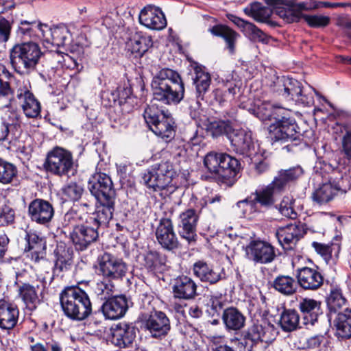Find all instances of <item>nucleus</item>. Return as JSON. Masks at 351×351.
<instances>
[{
  "instance_id": "nucleus-1",
  "label": "nucleus",
  "mask_w": 351,
  "mask_h": 351,
  "mask_svg": "<svg viewBox=\"0 0 351 351\" xmlns=\"http://www.w3.org/2000/svg\"><path fill=\"white\" fill-rule=\"evenodd\" d=\"M153 98L166 105L179 104L184 97L185 88L180 74L168 68L162 69L152 81Z\"/></svg>"
},
{
  "instance_id": "nucleus-2",
  "label": "nucleus",
  "mask_w": 351,
  "mask_h": 351,
  "mask_svg": "<svg viewBox=\"0 0 351 351\" xmlns=\"http://www.w3.org/2000/svg\"><path fill=\"white\" fill-rule=\"evenodd\" d=\"M265 2L273 7L277 15L289 23L298 22L304 18L310 27L318 28L326 27L330 23V19L327 16L303 14V11L317 7L307 2L298 3L296 0H265Z\"/></svg>"
},
{
  "instance_id": "nucleus-3",
  "label": "nucleus",
  "mask_w": 351,
  "mask_h": 351,
  "mask_svg": "<svg viewBox=\"0 0 351 351\" xmlns=\"http://www.w3.org/2000/svg\"><path fill=\"white\" fill-rule=\"evenodd\" d=\"M176 176L173 164L169 161L156 163L147 169L141 174L142 182L149 189L168 196L177 189L174 182Z\"/></svg>"
},
{
  "instance_id": "nucleus-4",
  "label": "nucleus",
  "mask_w": 351,
  "mask_h": 351,
  "mask_svg": "<svg viewBox=\"0 0 351 351\" xmlns=\"http://www.w3.org/2000/svg\"><path fill=\"white\" fill-rule=\"evenodd\" d=\"M281 192L272 181L266 186L258 187L246 199L237 202V206L242 210L244 217H252L256 213L268 210L275 206L278 195Z\"/></svg>"
},
{
  "instance_id": "nucleus-5",
  "label": "nucleus",
  "mask_w": 351,
  "mask_h": 351,
  "mask_svg": "<svg viewBox=\"0 0 351 351\" xmlns=\"http://www.w3.org/2000/svg\"><path fill=\"white\" fill-rule=\"evenodd\" d=\"M60 301L64 313L71 319L82 321L92 313L88 295L79 287L65 288L60 294Z\"/></svg>"
},
{
  "instance_id": "nucleus-6",
  "label": "nucleus",
  "mask_w": 351,
  "mask_h": 351,
  "mask_svg": "<svg viewBox=\"0 0 351 351\" xmlns=\"http://www.w3.org/2000/svg\"><path fill=\"white\" fill-rule=\"evenodd\" d=\"M43 55L39 45L24 42L14 45L10 50V62L16 72L21 75L34 71Z\"/></svg>"
},
{
  "instance_id": "nucleus-7",
  "label": "nucleus",
  "mask_w": 351,
  "mask_h": 351,
  "mask_svg": "<svg viewBox=\"0 0 351 351\" xmlns=\"http://www.w3.org/2000/svg\"><path fill=\"white\" fill-rule=\"evenodd\" d=\"M143 117L149 129L165 142L169 143L176 135V125L173 117L155 104L147 106Z\"/></svg>"
},
{
  "instance_id": "nucleus-8",
  "label": "nucleus",
  "mask_w": 351,
  "mask_h": 351,
  "mask_svg": "<svg viewBox=\"0 0 351 351\" xmlns=\"http://www.w3.org/2000/svg\"><path fill=\"white\" fill-rule=\"evenodd\" d=\"M204 165L211 173L223 180L234 178L240 169L239 160L223 152H208L204 157Z\"/></svg>"
},
{
  "instance_id": "nucleus-9",
  "label": "nucleus",
  "mask_w": 351,
  "mask_h": 351,
  "mask_svg": "<svg viewBox=\"0 0 351 351\" xmlns=\"http://www.w3.org/2000/svg\"><path fill=\"white\" fill-rule=\"evenodd\" d=\"M44 167L47 172L60 177H70L77 171L72 154L60 147L48 152Z\"/></svg>"
},
{
  "instance_id": "nucleus-10",
  "label": "nucleus",
  "mask_w": 351,
  "mask_h": 351,
  "mask_svg": "<svg viewBox=\"0 0 351 351\" xmlns=\"http://www.w3.org/2000/svg\"><path fill=\"white\" fill-rule=\"evenodd\" d=\"M286 112H282L280 117H275V120L267 127L269 136L274 142H292L296 141L299 136L295 120L287 117Z\"/></svg>"
},
{
  "instance_id": "nucleus-11",
  "label": "nucleus",
  "mask_w": 351,
  "mask_h": 351,
  "mask_svg": "<svg viewBox=\"0 0 351 351\" xmlns=\"http://www.w3.org/2000/svg\"><path fill=\"white\" fill-rule=\"evenodd\" d=\"M96 271L103 278L121 280L127 274L128 265L123 260L108 252L99 255Z\"/></svg>"
},
{
  "instance_id": "nucleus-12",
  "label": "nucleus",
  "mask_w": 351,
  "mask_h": 351,
  "mask_svg": "<svg viewBox=\"0 0 351 351\" xmlns=\"http://www.w3.org/2000/svg\"><path fill=\"white\" fill-rule=\"evenodd\" d=\"M14 104L20 106L26 117L36 119L40 117L41 105L32 92L29 82H16V99Z\"/></svg>"
},
{
  "instance_id": "nucleus-13",
  "label": "nucleus",
  "mask_w": 351,
  "mask_h": 351,
  "mask_svg": "<svg viewBox=\"0 0 351 351\" xmlns=\"http://www.w3.org/2000/svg\"><path fill=\"white\" fill-rule=\"evenodd\" d=\"M143 328L152 338L162 340L171 330L170 319L165 313L154 310L145 317Z\"/></svg>"
},
{
  "instance_id": "nucleus-14",
  "label": "nucleus",
  "mask_w": 351,
  "mask_h": 351,
  "mask_svg": "<svg viewBox=\"0 0 351 351\" xmlns=\"http://www.w3.org/2000/svg\"><path fill=\"white\" fill-rule=\"evenodd\" d=\"M245 251L246 258L254 264L267 265L277 257L275 247L261 239L250 241Z\"/></svg>"
},
{
  "instance_id": "nucleus-15",
  "label": "nucleus",
  "mask_w": 351,
  "mask_h": 351,
  "mask_svg": "<svg viewBox=\"0 0 351 351\" xmlns=\"http://www.w3.org/2000/svg\"><path fill=\"white\" fill-rule=\"evenodd\" d=\"M90 193L96 200L115 199L116 193L111 178L105 173L97 172L88 182Z\"/></svg>"
},
{
  "instance_id": "nucleus-16",
  "label": "nucleus",
  "mask_w": 351,
  "mask_h": 351,
  "mask_svg": "<svg viewBox=\"0 0 351 351\" xmlns=\"http://www.w3.org/2000/svg\"><path fill=\"white\" fill-rule=\"evenodd\" d=\"M98 229L87 218L80 225L73 224L70 237L75 249L83 251L91 243L95 242L99 237Z\"/></svg>"
},
{
  "instance_id": "nucleus-17",
  "label": "nucleus",
  "mask_w": 351,
  "mask_h": 351,
  "mask_svg": "<svg viewBox=\"0 0 351 351\" xmlns=\"http://www.w3.org/2000/svg\"><path fill=\"white\" fill-rule=\"evenodd\" d=\"M136 337V328L132 323L120 322L110 328V341L119 348H132Z\"/></svg>"
},
{
  "instance_id": "nucleus-18",
  "label": "nucleus",
  "mask_w": 351,
  "mask_h": 351,
  "mask_svg": "<svg viewBox=\"0 0 351 351\" xmlns=\"http://www.w3.org/2000/svg\"><path fill=\"white\" fill-rule=\"evenodd\" d=\"M305 234V225L294 223L278 228L276 235L282 248L289 251L294 250L298 242Z\"/></svg>"
},
{
  "instance_id": "nucleus-19",
  "label": "nucleus",
  "mask_w": 351,
  "mask_h": 351,
  "mask_svg": "<svg viewBox=\"0 0 351 351\" xmlns=\"http://www.w3.org/2000/svg\"><path fill=\"white\" fill-rule=\"evenodd\" d=\"M27 213L32 221L48 226L54 217V208L48 201L36 198L28 205Z\"/></svg>"
},
{
  "instance_id": "nucleus-20",
  "label": "nucleus",
  "mask_w": 351,
  "mask_h": 351,
  "mask_svg": "<svg viewBox=\"0 0 351 351\" xmlns=\"http://www.w3.org/2000/svg\"><path fill=\"white\" fill-rule=\"evenodd\" d=\"M193 275L202 282L215 285L225 278V271L223 268L215 267L204 260H198L192 266Z\"/></svg>"
},
{
  "instance_id": "nucleus-21",
  "label": "nucleus",
  "mask_w": 351,
  "mask_h": 351,
  "mask_svg": "<svg viewBox=\"0 0 351 351\" xmlns=\"http://www.w3.org/2000/svg\"><path fill=\"white\" fill-rule=\"evenodd\" d=\"M265 328L261 324H253L247 330L242 332L240 338L231 339L239 351H252L253 348L261 341H266L265 339Z\"/></svg>"
},
{
  "instance_id": "nucleus-22",
  "label": "nucleus",
  "mask_w": 351,
  "mask_h": 351,
  "mask_svg": "<svg viewBox=\"0 0 351 351\" xmlns=\"http://www.w3.org/2000/svg\"><path fill=\"white\" fill-rule=\"evenodd\" d=\"M156 237L162 247L167 250L171 251L179 247L172 221L169 218H162L160 220L156 230Z\"/></svg>"
},
{
  "instance_id": "nucleus-23",
  "label": "nucleus",
  "mask_w": 351,
  "mask_h": 351,
  "mask_svg": "<svg viewBox=\"0 0 351 351\" xmlns=\"http://www.w3.org/2000/svg\"><path fill=\"white\" fill-rule=\"evenodd\" d=\"M128 307L126 296L119 295L107 299L101 305V310L106 319L115 320L123 317Z\"/></svg>"
},
{
  "instance_id": "nucleus-24",
  "label": "nucleus",
  "mask_w": 351,
  "mask_h": 351,
  "mask_svg": "<svg viewBox=\"0 0 351 351\" xmlns=\"http://www.w3.org/2000/svg\"><path fill=\"white\" fill-rule=\"evenodd\" d=\"M297 282L306 291H315L322 287L324 277L317 268L303 267L296 270Z\"/></svg>"
},
{
  "instance_id": "nucleus-25",
  "label": "nucleus",
  "mask_w": 351,
  "mask_h": 351,
  "mask_svg": "<svg viewBox=\"0 0 351 351\" xmlns=\"http://www.w3.org/2000/svg\"><path fill=\"white\" fill-rule=\"evenodd\" d=\"M115 199L97 200L96 209L87 219L98 228H106L114 211Z\"/></svg>"
},
{
  "instance_id": "nucleus-26",
  "label": "nucleus",
  "mask_w": 351,
  "mask_h": 351,
  "mask_svg": "<svg viewBox=\"0 0 351 351\" xmlns=\"http://www.w3.org/2000/svg\"><path fill=\"white\" fill-rule=\"evenodd\" d=\"M229 19L241 29L245 36L252 41L267 45L273 40L271 36L267 35L251 22L234 15H230Z\"/></svg>"
},
{
  "instance_id": "nucleus-27",
  "label": "nucleus",
  "mask_w": 351,
  "mask_h": 351,
  "mask_svg": "<svg viewBox=\"0 0 351 351\" xmlns=\"http://www.w3.org/2000/svg\"><path fill=\"white\" fill-rule=\"evenodd\" d=\"M198 219V215L193 209H188L180 215L178 232L180 237L189 243L195 241Z\"/></svg>"
},
{
  "instance_id": "nucleus-28",
  "label": "nucleus",
  "mask_w": 351,
  "mask_h": 351,
  "mask_svg": "<svg viewBox=\"0 0 351 351\" xmlns=\"http://www.w3.org/2000/svg\"><path fill=\"white\" fill-rule=\"evenodd\" d=\"M228 139L232 150L237 154L249 156L254 150L251 134L243 130L232 129L230 133H228Z\"/></svg>"
},
{
  "instance_id": "nucleus-29",
  "label": "nucleus",
  "mask_w": 351,
  "mask_h": 351,
  "mask_svg": "<svg viewBox=\"0 0 351 351\" xmlns=\"http://www.w3.org/2000/svg\"><path fill=\"white\" fill-rule=\"evenodd\" d=\"M139 22L146 27L160 30L167 25V21L162 10L152 5L145 6L139 14Z\"/></svg>"
},
{
  "instance_id": "nucleus-30",
  "label": "nucleus",
  "mask_w": 351,
  "mask_h": 351,
  "mask_svg": "<svg viewBox=\"0 0 351 351\" xmlns=\"http://www.w3.org/2000/svg\"><path fill=\"white\" fill-rule=\"evenodd\" d=\"M172 289L175 298L187 300L194 299L197 295L196 282L186 275H180L174 280Z\"/></svg>"
},
{
  "instance_id": "nucleus-31",
  "label": "nucleus",
  "mask_w": 351,
  "mask_h": 351,
  "mask_svg": "<svg viewBox=\"0 0 351 351\" xmlns=\"http://www.w3.org/2000/svg\"><path fill=\"white\" fill-rule=\"evenodd\" d=\"M322 302L316 300L305 298L300 300L298 308L302 314L303 324L313 326L322 315Z\"/></svg>"
},
{
  "instance_id": "nucleus-32",
  "label": "nucleus",
  "mask_w": 351,
  "mask_h": 351,
  "mask_svg": "<svg viewBox=\"0 0 351 351\" xmlns=\"http://www.w3.org/2000/svg\"><path fill=\"white\" fill-rule=\"evenodd\" d=\"M330 325L335 330V336L339 339L351 338V309L346 308L331 318Z\"/></svg>"
},
{
  "instance_id": "nucleus-33",
  "label": "nucleus",
  "mask_w": 351,
  "mask_h": 351,
  "mask_svg": "<svg viewBox=\"0 0 351 351\" xmlns=\"http://www.w3.org/2000/svg\"><path fill=\"white\" fill-rule=\"evenodd\" d=\"M302 84L296 80L282 76L274 82V90L288 100L295 101L302 93Z\"/></svg>"
},
{
  "instance_id": "nucleus-34",
  "label": "nucleus",
  "mask_w": 351,
  "mask_h": 351,
  "mask_svg": "<svg viewBox=\"0 0 351 351\" xmlns=\"http://www.w3.org/2000/svg\"><path fill=\"white\" fill-rule=\"evenodd\" d=\"M19 317V310L16 304L5 300H0V328L9 330L15 327Z\"/></svg>"
},
{
  "instance_id": "nucleus-35",
  "label": "nucleus",
  "mask_w": 351,
  "mask_h": 351,
  "mask_svg": "<svg viewBox=\"0 0 351 351\" xmlns=\"http://www.w3.org/2000/svg\"><path fill=\"white\" fill-rule=\"evenodd\" d=\"M221 319L228 332H238L245 326L246 318L240 310L231 306L223 311Z\"/></svg>"
},
{
  "instance_id": "nucleus-36",
  "label": "nucleus",
  "mask_w": 351,
  "mask_h": 351,
  "mask_svg": "<svg viewBox=\"0 0 351 351\" xmlns=\"http://www.w3.org/2000/svg\"><path fill=\"white\" fill-rule=\"evenodd\" d=\"M152 45L151 36L141 32H136L126 43L128 53L135 58H141Z\"/></svg>"
},
{
  "instance_id": "nucleus-37",
  "label": "nucleus",
  "mask_w": 351,
  "mask_h": 351,
  "mask_svg": "<svg viewBox=\"0 0 351 351\" xmlns=\"http://www.w3.org/2000/svg\"><path fill=\"white\" fill-rule=\"evenodd\" d=\"M42 30V38L47 43L52 45L60 47L66 44V40L70 36L69 29L64 25L49 27L47 25L44 24Z\"/></svg>"
},
{
  "instance_id": "nucleus-38",
  "label": "nucleus",
  "mask_w": 351,
  "mask_h": 351,
  "mask_svg": "<svg viewBox=\"0 0 351 351\" xmlns=\"http://www.w3.org/2000/svg\"><path fill=\"white\" fill-rule=\"evenodd\" d=\"M346 299L343 296L342 289L339 285H332L330 289V293L326 299L328 313L327 317L329 322L334 315L341 312V308L346 304Z\"/></svg>"
},
{
  "instance_id": "nucleus-39",
  "label": "nucleus",
  "mask_w": 351,
  "mask_h": 351,
  "mask_svg": "<svg viewBox=\"0 0 351 351\" xmlns=\"http://www.w3.org/2000/svg\"><path fill=\"white\" fill-rule=\"evenodd\" d=\"M25 239L27 243L25 250L31 251L32 260L38 262L45 254L46 242L45 239L36 232L29 231L26 232Z\"/></svg>"
},
{
  "instance_id": "nucleus-40",
  "label": "nucleus",
  "mask_w": 351,
  "mask_h": 351,
  "mask_svg": "<svg viewBox=\"0 0 351 351\" xmlns=\"http://www.w3.org/2000/svg\"><path fill=\"white\" fill-rule=\"evenodd\" d=\"M194 73L193 84L195 86L196 96L198 99L203 100L205 94L209 90L211 77L206 69L200 65L195 66Z\"/></svg>"
},
{
  "instance_id": "nucleus-41",
  "label": "nucleus",
  "mask_w": 351,
  "mask_h": 351,
  "mask_svg": "<svg viewBox=\"0 0 351 351\" xmlns=\"http://www.w3.org/2000/svg\"><path fill=\"white\" fill-rule=\"evenodd\" d=\"M38 285L36 287L29 283H22L19 285V295L29 311L35 310L40 303L38 295Z\"/></svg>"
},
{
  "instance_id": "nucleus-42",
  "label": "nucleus",
  "mask_w": 351,
  "mask_h": 351,
  "mask_svg": "<svg viewBox=\"0 0 351 351\" xmlns=\"http://www.w3.org/2000/svg\"><path fill=\"white\" fill-rule=\"evenodd\" d=\"M208 32L213 36L221 37L226 43L228 49L231 53H234L235 43L239 34L234 30L225 25H216L208 29Z\"/></svg>"
},
{
  "instance_id": "nucleus-43",
  "label": "nucleus",
  "mask_w": 351,
  "mask_h": 351,
  "mask_svg": "<svg viewBox=\"0 0 351 351\" xmlns=\"http://www.w3.org/2000/svg\"><path fill=\"white\" fill-rule=\"evenodd\" d=\"M287 110L269 101H264L254 109L255 115L262 121L275 120V117H280V114Z\"/></svg>"
},
{
  "instance_id": "nucleus-44",
  "label": "nucleus",
  "mask_w": 351,
  "mask_h": 351,
  "mask_svg": "<svg viewBox=\"0 0 351 351\" xmlns=\"http://www.w3.org/2000/svg\"><path fill=\"white\" fill-rule=\"evenodd\" d=\"M271 287L278 293L285 296H291L298 289L295 280L288 275H279L271 282Z\"/></svg>"
},
{
  "instance_id": "nucleus-45",
  "label": "nucleus",
  "mask_w": 351,
  "mask_h": 351,
  "mask_svg": "<svg viewBox=\"0 0 351 351\" xmlns=\"http://www.w3.org/2000/svg\"><path fill=\"white\" fill-rule=\"evenodd\" d=\"M143 265L151 272L160 271L166 263V257L154 250H149L143 254Z\"/></svg>"
},
{
  "instance_id": "nucleus-46",
  "label": "nucleus",
  "mask_w": 351,
  "mask_h": 351,
  "mask_svg": "<svg viewBox=\"0 0 351 351\" xmlns=\"http://www.w3.org/2000/svg\"><path fill=\"white\" fill-rule=\"evenodd\" d=\"M244 13L252 17L257 22L266 23L270 18L272 10L262 5V3L255 1L243 9Z\"/></svg>"
},
{
  "instance_id": "nucleus-47",
  "label": "nucleus",
  "mask_w": 351,
  "mask_h": 351,
  "mask_svg": "<svg viewBox=\"0 0 351 351\" xmlns=\"http://www.w3.org/2000/svg\"><path fill=\"white\" fill-rule=\"evenodd\" d=\"M44 24L36 21H28L26 20L21 21L17 30L16 34L21 39L27 37L32 38L34 36L42 37V30Z\"/></svg>"
},
{
  "instance_id": "nucleus-48",
  "label": "nucleus",
  "mask_w": 351,
  "mask_h": 351,
  "mask_svg": "<svg viewBox=\"0 0 351 351\" xmlns=\"http://www.w3.org/2000/svg\"><path fill=\"white\" fill-rule=\"evenodd\" d=\"M300 324V315L295 309L283 308L280 315L279 324L285 332L296 330Z\"/></svg>"
},
{
  "instance_id": "nucleus-49",
  "label": "nucleus",
  "mask_w": 351,
  "mask_h": 351,
  "mask_svg": "<svg viewBox=\"0 0 351 351\" xmlns=\"http://www.w3.org/2000/svg\"><path fill=\"white\" fill-rule=\"evenodd\" d=\"M56 260L53 267V273L59 274L60 272L71 269L73 261V252L69 248L58 249L56 252Z\"/></svg>"
},
{
  "instance_id": "nucleus-50",
  "label": "nucleus",
  "mask_w": 351,
  "mask_h": 351,
  "mask_svg": "<svg viewBox=\"0 0 351 351\" xmlns=\"http://www.w3.org/2000/svg\"><path fill=\"white\" fill-rule=\"evenodd\" d=\"M335 242H331L330 244H324L314 241L312 246L315 250L326 261L337 258L341 250L339 239L336 238Z\"/></svg>"
},
{
  "instance_id": "nucleus-51",
  "label": "nucleus",
  "mask_w": 351,
  "mask_h": 351,
  "mask_svg": "<svg viewBox=\"0 0 351 351\" xmlns=\"http://www.w3.org/2000/svg\"><path fill=\"white\" fill-rule=\"evenodd\" d=\"M302 173L303 169L300 166L293 167L287 170L280 171L273 181L282 191L288 182L297 180Z\"/></svg>"
},
{
  "instance_id": "nucleus-52",
  "label": "nucleus",
  "mask_w": 351,
  "mask_h": 351,
  "mask_svg": "<svg viewBox=\"0 0 351 351\" xmlns=\"http://www.w3.org/2000/svg\"><path fill=\"white\" fill-rule=\"evenodd\" d=\"M16 99V87L0 78V109L12 107Z\"/></svg>"
},
{
  "instance_id": "nucleus-53",
  "label": "nucleus",
  "mask_w": 351,
  "mask_h": 351,
  "mask_svg": "<svg viewBox=\"0 0 351 351\" xmlns=\"http://www.w3.org/2000/svg\"><path fill=\"white\" fill-rule=\"evenodd\" d=\"M335 186L329 178L328 182L323 183L314 193L313 199L317 203L322 204L330 201L337 194Z\"/></svg>"
},
{
  "instance_id": "nucleus-54",
  "label": "nucleus",
  "mask_w": 351,
  "mask_h": 351,
  "mask_svg": "<svg viewBox=\"0 0 351 351\" xmlns=\"http://www.w3.org/2000/svg\"><path fill=\"white\" fill-rule=\"evenodd\" d=\"M232 129V128L230 123L225 121L208 120V122L205 123V130L206 132L214 138L223 134H226L228 138V133H230Z\"/></svg>"
},
{
  "instance_id": "nucleus-55",
  "label": "nucleus",
  "mask_w": 351,
  "mask_h": 351,
  "mask_svg": "<svg viewBox=\"0 0 351 351\" xmlns=\"http://www.w3.org/2000/svg\"><path fill=\"white\" fill-rule=\"evenodd\" d=\"M112 279L103 278L102 280H98L93 287L94 293L99 297L101 300H107L112 297L114 292L115 286Z\"/></svg>"
},
{
  "instance_id": "nucleus-56",
  "label": "nucleus",
  "mask_w": 351,
  "mask_h": 351,
  "mask_svg": "<svg viewBox=\"0 0 351 351\" xmlns=\"http://www.w3.org/2000/svg\"><path fill=\"white\" fill-rule=\"evenodd\" d=\"M350 173H344L343 175L339 173V172L333 170L330 178L335 186V189L337 192L346 193L350 190L351 187Z\"/></svg>"
},
{
  "instance_id": "nucleus-57",
  "label": "nucleus",
  "mask_w": 351,
  "mask_h": 351,
  "mask_svg": "<svg viewBox=\"0 0 351 351\" xmlns=\"http://www.w3.org/2000/svg\"><path fill=\"white\" fill-rule=\"evenodd\" d=\"M17 169L12 163L0 158V183L10 184L17 176Z\"/></svg>"
},
{
  "instance_id": "nucleus-58",
  "label": "nucleus",
  "mask_w": 351,
  "mask_h": 351,
  "mask_svg": "<svg viewBox=\"0 0 351 351\" xmlns=\"http://www.w3.org/2000/svg\"><path fill=\"white\" fill-rule=\"evenodd\" d=\"M207 311L214 315L215 313L219 314L224 306V296L221 293H210L206 295Z\"/></svg>"
},
{
  "instance_id": "nucleus-59",
  "label": "nucleus",
  "mask_w": 351,
  "mask_h": 351,
  "mask_svg": "<svg viewBox=\"0 0 351 351\" xmlns=\"http://www.w3.org/2000/svg\"><path fill=\"white\" fill-rule=\"evenodd\" d=\"M62 194L67 200L71 202L78 201L82 196L84 189L83 186L75 182H71L64 185L62 189Z\"/></svg>"
},
{
  "instance_id": "nucleus-60",
  "label": "nucleus",
  "mask_w": 351,
  "mask_h": 351,
  "mask_svg": "<svg viewBox=\"0 0 351 351\" xmlns=\"http://www.w3.org/2000/svg\"><path fill=\"white\" fill-rule=\"evenodd\" d=\"M215 98L219 103H222L227 99L233 98L235 95V87L232 82H227L223 87H219L214 90Z\"/></svg>"
},
{
  "instance_id": "nucleus-61",
  "label": "nucleus",
  "mask_w": 351,
  "mask_h": 351,
  "mask_svg": "<svg viewBox=\"0 0 351 351\" xmlns=\"http://www.w3.org/2000/svg\"><path fill=\"white\" fill-rule=\"evenodd\" d=\"M12 116L14 118H11L10 116L8 119H5L1 123H0V141H5L10 130L12 128H14L19 122L18 115L15 113L12 114Z\"/></svg>"
},
{
  "instance_id": "nucleus-62",
  "label": "nucleus",
  "mask_w": 351,
  "mask_h": 351,
  "mask_svg": "<svg viewBox=\"0 0 351 351\" xmlns=\"http://www.w3.org/2000/svg\"><path fill=\"white\" fill-rule=\"evenodd\" d=\"M131 95L132 90L130 88L117 87V89L112 90L111 101H117L119 105H123L130 98Z\"/></svg>"
},
{
  "instance_id": "nucleus-63",
  "label": "nucleus",
  "mask_w": 351,
  "mask_h": 351,
  "mask_svg": "<svg viewBox=\"0 0 351 351\" xmlns=\"http://www.w3.org/2000/svg\"><path fill=\"white\" fill-rule=\"evenodd\" d=\"M15 221V211L8 206H4L0 210V227L12 225Z\"/></svg>"
},
{
  "instance_id": "nucleus-64",
  "label": "nucleus",
  "mask_w": 351,
  "mask_h": 351,
  "mask_svg": "<svg viewBox=\"0 0 351 351\" xmlns=\"http://www.w3.org/2000/svg\"><path fill=\"white\" fill-rule=\"evenodd\" d=\"M278 210L286 217L290 219H295L297 217L298 214L292 206V199L289 197H285L282 199L279 205Z\"/></svg>"
}]
</instances>
